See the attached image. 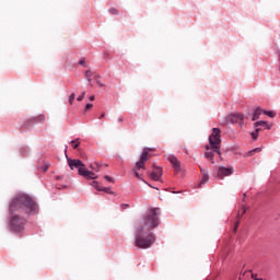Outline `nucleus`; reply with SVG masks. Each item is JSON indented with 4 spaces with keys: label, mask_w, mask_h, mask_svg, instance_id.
I'll use <instances>...</instances> for the list:
<instances>
[{
    "label": "nucleus",
    "mask_w": 280,
    "mask_h": 280,
    "mask_svg": "<svg viewBox=\"0 0 280 280\" xmlns=\"http://www.w3.org/2000/svg\"><path fill=\"white\" fill-rule=\"evenodd\" d=\"M9 213L10 232L19 235L25 231V224H27L25 217L36 215L38 213V203L27 194H18L9 203Z\"/></svg>",
    "instance_id": "nucleus-1"
},
{
    "label": "nucleus",
    "mask_w": 280,
    "mask_h": 280,
    "mask_svg": "<svg viewBox=\"0 0 280 280\" xmlns=\"http://www.w3.org/2000/svg\"><path fill=\"white\" fill-rule=\"evenodd\" d=\"M159 224H161V209H149L142 221L136 223V246L138 248H150L156 242V236L151 231H154Z\"/></svg>",
    "instance_id": "nucleus-2"
},
{
    "label": "nucleus",
    "mask_w": 280,
    "mask_h": 280,
    "mask_svg": "<svg viewBox=\"0 0 280 280\" xmlns=\"http://www.w3.org/2000/svg\"><path fill=\"white\" fill-rule=\"evenodd\" d=\"M220 132H222L220 128H212L211 135L208 139L211 150H213V152H217L219 156L222 154V151H220L222 144V137L220 136Z\"/></svg>",
    "instance_id": "nucleus-3"
},
{
    "label": "nucleus",
    "mask_w": 280,
    "mask_h": 280,
    "mask_svg": "<svg viewBox=\"0 0 280 280\" xmlns=\"http://www.w3.org/2000/svg\"><path fill=\"white\" fill-rule=\"evenodd\" d=\"M149 154H150V148H144L140 155L139 161L136 162V170L141 171L145 168V161L150 159Z\"/></svg>",
    "instance_id": "nucleus-4"
},
{
    "label": "nucleus",
    "mask_w": 280,
    "mask_h": 280,
    "mask_svg": "<svg viewBox=\"0 0 280 280\" xmlns=\"http://www.w3.org/2000/svg\"><path fill=\"white\" fill-rule=\"evenodd\" d=\"M67 163L70 167V170H78V174L80 175V171L84 170V162H82V160L80 159H71V158H67Z\"/></svg>",
    "instance_id": "nucleus-5"
},
{
    "label": "nucleus",
    "mask_w": 280,
    "mask_h": 280,
    "mask_svg": "<svg viewBox=\"0 0 280 280\" xmlns=\"http://www.w3.org/2000/svg\"><path fill=\"white\" fill-rule=\"evenodd\" d=\"M43 121H45V115L40 114L38 116L27 119L22 126V128H24V130H27V128L34 126V124H43Z\"/></svg>",
    "instance_id": "nucleus-6"
},
{
    "label": "nucleus",
    "mask_w": 280,
    "mask_h": 280,
    "mask_svg": "<svg viewBox=\"0 0 280 280\" xmlns=\"http://www.w3.org/2000/svg\"><path fill=\"white\" fill-rule=\"evenodd\" d=\"M217 176L218 178H220L221 180L225 177V176H233V167H226V166H220L217 171Z\"/></svg>",
    "instance_id": "nucleus-7"
},
{
    "label": "nucleus",
    "mask_w": 280,
    "mask_h": 280,
    "mask_svg": "<svg viewBox=\"0 0 280 280\" xmlns=\"http://www.w3.org/2000/svg\"><path fill=\"white\" fill-rule=\"evenodd\" d=\"M79 176H83V178H86L88 180H95L98 178V175L95 172L86 168V165L80 171Z\"/></svg>",
    "instance_id": "nucleus-8"
},
{
    "label": "nucleus",
    "mask_w": 280,
    "mask_h": 280,
    "mask_svg": "<svg viewBox=\"0 0 280 280\" xmlns=\"http://www.w3.org/2000/svg\"><path fill=\"white\" fill-rule=\"evenodd\" d=\"M244 119H245L244 114H240V113L231 114L228 117V121H230L231 124H244Z\"/></svg>",
    "instance_id": "nucleus-9"
},
{
    "label": "nucleus",
    "mask_w": 280,
    "mask_h": 280,
    "mask_svg": "<svg viewBox=\"0 0 280 280\" xmlns=\"http://www.w3.org/2000/svg\"><path fill=\"white\" fill-rule=\"evenodd\" d=\"M154 170L150 173L151 180H161V177L163 176V168L161 166L153 165Z\"/></svg>",
    "instance_id": "nucleus-10"
},
{
    "label": "nucleus",
    "mask_w": 280,
    "mask_h": 280,
    "mask_svg": "<svg viewBox=\"0 0 280 280\" xmlns=\"http://www.w3.org/2000/svg\"><path fill=\"white\" fill-rule=\"evenodd\" d=\"M215 154H218V151H213V149H211V144H207V145H206L205 156H206V159H208V161H210L212 164L215 163V160H214Z\"/></svg>",
    "instance_id": "nucleus-11"
},
{
    "label": "nucleus",
    "mask_w": 280,
    "mask_h": 280,
    "mask_svg": "<svg viewBox=\"0 0 280 280\" xmlns=\"http://www.w3.org/2000/svg\"><path fill=\"white\" fill-rule=\"evenodd\" d=\"M200 172L202 174V178L199 183V187H202L203 185H206V183H209V171H207L206 168L199 166Z\"/></svg>",
    "instance_id": "nucleus-12"
},
{
    "label": "nucleus",
    "mask_w": 280,
    "mask_h": 280,
    "mask_svg": "<svg viewBox=\"0 0 280 280\" xmlns=\"http://www.w3.org/2000/svg\"><path fill=\"white\" fill-rule=\"evenodd\" d=\"M170 163L173 165L175 172H180V161L174 155L168 156Z\"/></svg>",
    "instance_id": "nucleus-13"
},
{
    "label": "nucleus",
    "mask_w": 280,
    "mask_h": 280,
    "mask_svg": "<svg viewBox=\"0 0 280 280\" xmlns=\"http://www.w3.org/2000/svg\"><path fill=\"white\" fill-rule=\"evenodd\" d=\"M262 113H264V109H261L260 107H256L254 109V113L252 114L253 121H256V119H259V117H261Z\"/></svg>",
    "instance_id": "nucleus-14"
},
{
    "label": "nucleus",
    "mask_w": 280,
    "mask_h": 280,
    "mask_svg": "<svg viewBox=\"0 0 280 280\" xmlns=\"http://www.w3.org/2000/svg\"><path fill=\"white\" fill-rule=\"evenodd\" d=\"M255 128H259V126H265L266 127V130H270V126L268 125V122L266 121H262V120H259V121H256L254 124Z\"/></svg>",
    "instance_id": "nucleus-15"
},
{
    "label": "nucleus",
    "mask_w": 280,
    "mask_h": 280,
    "mask_svg": "<svg viewBox=\"0 0 280 280\" xmlns=\"http://www.w3.org/2000/svg\"><path fill=\"white\" fill-rule=\"evenodd\" d=\"M259 130H261V129L260 128H256V130L250 133L252 139L254 141H257V139H259Z\"/></svg>",
    "instance_id": "nucleus-16"
},
{
    "label": "nucleus",
    "mask_w": 280,
    "mask_h": 280,
    "mask_svg": "<svg viewBox=\"0 0 280 280\" xmlns=\"http://www.w3.org/2000/svg\"><path fill=\"white\" fill-rule=\"evenodd\" d=\"M91 170H93L94 172H100L102 165H100V163L94 162L93 164L90 165Z\"/></svg>",
    "instance_id": "nucleus-17"
},
{
    "label": "nucleus",
    "mask_w": 280,
    "mask_h": 280,
    "mask_svg": "<svg viewBox=\"0 0 280 280\" xmlns=\"http://www.w3.org/2000/svg\"><path fill=\"white\" fill-rule=\"evenodd\" d=\"M80 139H74V140H71L70 143L72 144V148L73 150H78V148L80 147Z\"/></svg>",
    "instance_id": "nucleus-18"
},
{
    "label": "nucleus",
    "mask_w": 280,
    "mask_h": 280,
    "mask_svg": "<svg viewBox=\"0 0 280 280\" xmlns=\"http://www.w3.org/2000/svg\"><path fill=\"white\" fill-rule=\"evenodd\" d=\"M85 78H86L89 84H91V82H92L91 78H93V72L91 70H86L85 71Z\"/></svg>",
    "instance_id": "nucleus-19"
},
{
    "label": "nucleus",
    "mask_w": 280,
    "mask_h": 280,
    "mask_svg": "<svg viewBox=\"0 0 280 280\" xmlns=\"http://www.w3.org/2000/svg\"><path fill=\"white\" fill-rule=\"evenodd\" d=\"M264 115H267V117H270L272 119V117H276L277 113L272 112V110H264L262 109Z\"/></svg>",
    "instance_id": "nucleus-20"
},
{
    "label": "nucleus",
    "mask_w": 280,
    "mask_h": 280,
    "mask_svg": "<svg viewBox=\"0 0 280 280\" xmlns=\"http://www.w3.org/2000/svg\"><path fill=\"white\" fill-rule=\"evenodd\" d=\"M261 148H255L246 153V156H254L255 152H259Z\"/></svg>",
    "instance_id": "nucleus-21"
},
{
    "label": "nucleus",
    "mask_w": 280,
    "mask_h": 280,
    "mask_svg": "<svg viewBox=\"0 0 280 280\" xmlns=\"http://www.w3.org/2000/svg\"><path fill=\"white\" fill-rule=\"evenodd\" d=\"M91 186L95 188L96 191H101L102 187H100V183L97 180H93Z\"/></svg>",
    "instance_id": "nucleus-22"
},
{
    "label": "nucleus",
    "mask_w": 280,
    "mask_h": 280,
    "mask_svg": "<svg viewBox=\"0 0 280 280\" xmlns=\"http://www.w3.org/2000/svg\"><path fill=\"white\" fill-rule=\"evenodd\" d=\"M132 174L133 176H136V178H138V180H143L139 172H137V168H132Z\"/></svg>",
    "instance_id": "nucleus-23"
},
{
    "label": "nucleus",
    "mask_w": 280,
    "mask_h": 280,
    "mask_svg": "<svg viewBox=\"0 0 280 280\" xmlns=\"http://www.w3.org/2000/svg\"><path fill=\"white\" fill-rule=\"evenodd\" d=\"M74 100H75V93L70 94V96H69V104H70V106H73Z\"/></svg>",
    "instance_id": "nucleus-24"
},
{
    "label": "nucleus",
    "mask_w": 280,
    "mask_h": 280,
    "mask_svg": "<svg viewBox=\"0 0 280 280\" xmlns=\"http://www.w3.org/2000/svg\"><path fill=\"white\" fill-rule=\"evenodd\" d=\"M100 191H105V194H113V190L110 189V187H101Z\"/></svg>",
    "instance_id": "nucleus-25"
},
{
    "label": "nucleus",
    "mask_w": 280,
    "mask_h": 280,
    "mask_svg": "<svg viewBox=\"0 0 280 280\" xmlns=\"http://www.w3.org/2000/svg\"><path fill=\"white\" fill-rule=\"evenodd\" d=\"M85 95H86V92L83 91V92L81 93V95H79V96L77 97L78 102H82V100H84Z\"/></svg>",
    "instance_id": "nucleus-26"
},
{
    "label": "nucleus",
    "mask_w": 280,
    "mask_h": 280,
    "mask_svg": "<svg viewBox=\"0 0 280 280\" xmlns=\"http://www.w3.org/2000/svg\"><path fill=\"white\" fill-rule=\"evenodd\" d=\"M100 75H96L95 77V81H96V84H98V86L102 89V86H104V84L102 83V81H100Z\"/></svg>",
    "instance_id": "nucleus-27"
},
{
    "label": "nucleus",
    "mask_w": 280,
    "mask_h": 280,
    "mask_svg": "<svg viewBox=\"0 0 280 280\" xmlns=\"http://www.w3.org/2000/svg\"><path fill=\"white\" fill-rule=\"evenodd\" d=\"M109 14H119V10L112 8L108 10Z\"/></svg>",
    "instance_id": "nucleus-28"
},
{
    "label": "nucleus",
    "mask_w": 280,
    "mask_h": 280,
    "mask_svg": "<svg viewBox=\"0 0 280 280\" xmlns=\"http://www.w3.org/2000/svg\"><path fill=\"white\" fill-rule=\"evenodd\" d=\"M105 180H108V183H115V178L108 175H105Z\"/></svg>",
    "instance_id": "nucleus-29"
},
{
    "label": "nucleus",
    "mask_w": 280,
    "mask_h": 280,
    "mask_svg": "<svg viewBox=\"0 0 280 280\" xmlns=\"http://www.w3.org/2000/svg\"><path fill=\"white\" fill-rule=\"evenodd\" d=\"M20 154H22V156H25V154H27V149L25 148L20 149Z\"/></svg>",
    "instance_id": "nucleus-30"
},
{
    "label": "nucleus",
    "mask_w": 280,
    "mask_h": 280,
    "mask_svg": "<svg viewBox=\"0 0 280 280\" xmlns=\"http://www.w3.org/2000/svg\"><path fill=\"white\" fill-rule=\"evenodd\" d=\"M89 108H93V104H92V103H88V104L85 105V109L89 110Z\"/></svg>",
    "instance_id": "nucleus-31"
},
{
    "label": "nucleus",
    "mask_w": 280,
    "mask_h": 280,
    "mask_svg": "<svg viewBox=\"0 0 280 280\" xmlns=\"http://www.w3.org/2000/svg\"><path fill=\"white\" fill-rule=\"evenodd\" d=\"M79 65L84 66V65H86V61L84 59H80Z\"/></svg>",
    "instance_id": "nucleus-32"
},
{
    "label": "nucleus",
    "mask_w": 280,
    "mask_h": 280,
    "mask_svg": "<svg viewBox=\"0 0 280 280\" xmlns=\"http://www.w3.org/2000/svg\"><path fill=\"white\" fill-rule=\"evenodd\" d=\"M120 207H121L122 209H128V208L130 207V205L124 203V205H121Z\"/></svg>",
    "instance_id": "nucleus-33"
},
{
    "label": "nucleus",
    "mask_w": 280,
    "mask_h": 280,
    "mask_svg": "<svg viewBox=\"0 0 280 280\" xmlns=\"http://www.w3.org/2000/svg\"><path fill=\"white\" fill-rule=\"evenodd\" d=\"M90 102H95V96L94 95L90 96Z\"/></svg>",
    "instance_id": "nucleus-34"
},
{
    "label": "nucleus",
    "mask_w": 280,
    "mask_h": 280,
    "mask_svg": "<svg viewBox=\"0 0 280 280\" xmlns=\"http://www.w3.org/2000/svg\"><path fill=\"white\" fill-rule=\"evenodd\" d=\"M242 210V215H244V213H246V208L243 206Z\"/></svg>",
    "instance_id": "nucleus-35"
},
{
    "label": "nucleus",
    "mask_w": 280,
    "mask_h": 280,
    "mask_svg": "<svg viewBox=\"0 0 280 280\" xmlns=\"http://www.w3.org/2000/svg\"><path fill=\"white\" fill-rule=\"evenodd\" d=\"M103 117H106V114H101V117H100V119H103Z\"/></svg>",
    "instance_id": "nucleus-36"
},
{
    "label": "nucleus",
    "mask_w": 280,
    "mask_h": 280,
    "mask_svg": "<svg viewBox=\"0 0 280 280\" xmlns=\"http://www.w3.org/2000/svg\"><path fill=\"white\" fill-rule=\"evenodd\" d=\"M240 224V222H236V225L234 228V231H237V225Z\"/></svg>",
    "instance_id": "nucleus-37"
},
{
    "label": "nucleus",
    "mask_w": 280,
    "mask_h": 280,
    "mask_svg": "<svg viewBox=\"0 0 280 280\" xmlns=\"http://www.w3.org/2000/svg\"><path fill=\"white\" fill-rule=\"evenodd\" d=\"M252 278L255 280H259L257 277H255V275H252Z\"/></svg>",
    "instance_id": "nucleus-38"
},
{
    "label": "nucleus",
    "mask_w": 280,
    "mask_h": 280,
    "mask_svg": "<svg viewBox=\"0 0 280 280\" xmlns=\"http://www.w3.org/2000/svg\"><path fill=\"white\" fill-rule=\"evenodd\" d=\"M149 185V187H152L153 189H159V188H156V187H154V186H152V185H150V184H148Z\"/></svg>",
    "instance_id": "nucleus-39"
},
{
    "label": "nucleus",
    "mask_w": 280,
    "mask_h": 280,
    "mask_svg": "<svg viewBox=\"0 0 280 280\" xmlns=\"http://www.w3.org/2000/svg\"><path fill=\"white\" fill-rule=\"evenodd\" d=\"M118 121H120V122L124 121V118H118Z\"/></svg>",
    "instance_id": "nucleus-40"
},
{
    "label": "nucleus",
    "mask_w": 280,
    "mask_h": 280,
    "mask_svg": "<svg viewBox=\"0 0 280 280\" xmlns=\"http://www.w3.org/2000/svg\"><path fill=\"white\" fill-rule=\"evenodd\" d=\"M44 170H45V172H47V170H49V167H48V166H46Z\"/></svg>",
    "instance_id": "nucleus-41"
},
{
    "label": "nucleus",
    "mask_w": 280,
    "mask_h": 280,
    "mask_svg": "<svg viewBox=\"0 0 280 280\" xmlns=\"http://www.w3.org/2000/svg\"><path fill=\"white\" fill-rule=\"evenodd\" d=\"M244 198H246V192L243 194Z\"/></svg>",
    "instance_id": "nucleus-42"
},
{
    "label": "nucleus",
    "mask_w": 280,
    "mask_h": 280,
    "mask_svg": "<svg viewBox=\"0 0 280 280\" xmlns=\"http://www.w3.org/2000/svg\"><path fill=\"white\" fill-rule=\"evenodd\" d=\"M173 194H178V191H173Z\"/></svg>",
    "instance_id": "nucleus-43"
}]
</instances>
